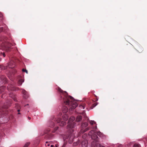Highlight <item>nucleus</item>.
Instances as JSON below:
<instances>
[{
    "instance_id": "26",
    "label": "nucleus",
    "mask_w": 147,
    "mask_h": 147,
    "mask_svg": "<svg viewBox=\"0 0 147 147\" xmlns=\"http://www.w3.org/2000/svg\"><path fill=\"white\" fill-rule=\"evenodd\" d=\"M97 105V103L96 102H95L92 104L91 106L92 109H93L94 107H95Z\"/></svg>"
},
{
    "instance_id": "17",
    "label": "nucleus",
    "mask_w": 147,
    "mask_h": 147,
    "mask_svg": "<svg viewBox=\"0 0 147 147\" xmlns=\"http://www.w3.org/2000/svg\"><path fill=\"white\" fill-rule=\"evenodd\" d=\"M9 97L12 98L13 100L15 101H16V97L15 95L12 93H10L9 94Z\"/></svg>"
},
{
    "instance_id": "16",
    "label": "nucleus",
    "mask_w": 147,
    "mask_h": 147,
    "mask_svg": "<svg viewBox=\"0 0 147 147\" xmlns=\"http://www.w3.org/2000/svg\"><path fill=\"white\" fill-rule=\"evenodd\" d=\"M62 111L63 113H66L68 111V108L67 107H63L62 109Z\"/></svg>"
},
{
    "instance_id": "47",
    "label": "nucleus",
    "mask_w": 147,
    "mask_h": 147,
    "mask_svg": "<svg viewBox=\"0 0 147 147\" xmlns=\"http://www.w3.org/2000/svg\"><path fill=\"white\" fill-rule=\"evenodd\" d=\"M55 146H56V147H57V146L56 145H55Z\"/></svg>"
},
{
    "instance_id": "12",
    "label": "nucleus",
    "mask_w": 147,
    "mask_h": 147,
    "mask_svg": "<svg viewBox=\"0 0 147 147\" xmlns=\"http://www.w3.org/2000/svg\"><path fill=\"white\" fill-rule=\"evenodd\" d=\"M9 67L10 68H13L15 66V62H13V61H11L9 64Z\"/></svg>"
},
{
    "instance_id": "27",
    "label": "nucleus",
    "mask_w": 147,
    "mask_h": 147,
    "mask_svg": "<svg viewBox=\"0 0 147 147\" xmlns=\"http://www.w3.org/2000/svg\"><path fill=\"white\" fill-rule=\"evenodd\" d=\"M29 142H27L24 145L23 147H28L29 145Z\"/></svg>"
},
{
    "instance_id": "22",
    "label": "nucleus",
    "mask_w": 147,
    "mask_h": 147,
    "mask_svg": "<svg viewBox=\"0 0 147 147\" xmlns=\"http://www.w3.org/2000/svg\"><path fill=\"white\" fill-rule=\"evenodd\" d=\"M80 141L78 140L77 142H74L73 144V146H76L79 143Z\"/></svg>"
},
{
    "instance_id": "3",
    "label": "nucleus",
    "mask_w": 147,
    "mask_h": 147,
    "mask_svg": "<svg viewBox=\"0 0 147 147\" xmlns=\"http://www.w3.org/2000/svg\"><path fill=\"white\" fill-rule=\"evenodd\" d=\"M11 45L7 42L3 43L0 47V49L5 50L7 52L10 51L11 50Z\"/></svg>"
},
{
    "instance_id": "23",
    "label": "nucleus",
    "mask_w": 147,
    "mask_h": 147,
    "mask_svg": "<svg viewBox=\"0 0 147 147\" xmlns=\"http://www.w3.org/2000/svg\"><path fill=\"white\" fill-rule=\"evenodd\" d=\"M96 133L94 130H92L89 132V135L91 136L92 134Z\"/></svg>"
},
{
    "instance_id": "1",
    "label": "nucleus",
    "mask_w": 147,
    "mask_h": 147,
    "mask_svg": "<svg viewBox=\"0 0 147 147\" xmlns=\"http://www.w3.org/2000/svg\"><path fill=\"white\" fill-rule=\"evenodd\" d=\"M57 90L61 93V100L63 102L65 105L67 106L69 110H72L78 106V104L74 98L71 96H68L66 92L63 91L59 87L57 88Z\"/></svg>"
},
{
    "instance_id": "48",
    "label": "nucleus",
    "mask_w": 147,
    "mask_h": 147,
    "mask_svg": "<svg viewBox=\"0 0 147 147\" xmlns=\"http://www.w3.org/2000/svg\"><path fill=\"white\" fill-rule=\"evenodd\" d=\"M2 98H3V96H2Z\"/></svg>"
},
{
    "instance_id": "40",
    "label": "nucleus",
    "mask_w": 147,
    "mask_h": 147,
    "mask_svg": "<svg viewBox=\"0 0 147 147\" xmlns=\"http://www.w3.org/2000/svg\"><path fill=\"white\" fill-rule=\"evenodd\" d=\"M96 128H97L96 126L95 127H93V129H96Z\"/></svg>"
},
{
    "instance_id": "33",
    "label": "nucleus",
    "mask_w": 147,
    "mask_h": 147,
    "mask_svg": "<svg viewBox=\"0 0 147 147\" xmlns=\"http://www.w3.org/2000/svg\"><path fill=\"white\" fill-rule=\"evenodd\" d=\"M79 107L80 108V109H84V106L83 105H80L79 106Z\"/></svg>"
},
{
    "instance_id": "39",
    "label": "nucleus",
    "mask_w": 147,
    "mask_h": 147,
    "mask_svg": "<svg viewBox=\"0 0 147 147\" xmlns=\"http://www.w3.org/2000/svg\"><path fill=\"white\" fill-rule=\"evenodd\" d=\"M20 111V110L18 109V114H20V113H19Z\"/></svg>"
},
{
    "instance_id": "34",
    "label": "nucleus",
    "mask_w": 147,
    "mask_h": 147,
    "mask_svg": "<svg viewBox=\"0 0 147 147\" xmlns=\"http://www.w3.org/2000/svg\"><path fill=\"white\" fill-rule=\"evenodd\" d=\"M22 71L23 72H25L27 74H28V71L27 70H26V69H22Z\"/></svg>"
},
{
    "instance_id": "42",
    "label": "nucleus",
    "mask_w": 147,
    "mask_h": 147,
    "mask_svg": "<svg viewBox=\"0 0 147 147\" xmlns=\"http://www.w3.org/2000/svg\"><path fill=\"white\" fill-rule=\"evenodd\" d=\"M28 119L29 120H30L31 119V118L30 117H28Z\"/></svg>"
},
{
    "instance_id": "7",
    "label": "nucleus",
    "mask_w": 147,
    "mask_h": 147,
    "mask_svg": "<svg viewBox=\"0 0 147 147\" xmlns=\"http://www.w3.org/2000/svg\"><path fill=\"white\" fill-rule=\"evenodd\" d=\"M7 89L9 91H13L16 90H18L19 88L18 87H16L12 84H10L9 85L7 86Z\"/></svg>"
},
{
    "instance_id": "6",
    "label": "nucleus",
    "mask_w": 147,
    "mask_h": 147,
    "mask_svg": "<svg viewBox=\"0 0 147 147\" xmlns=\"http://www.w3.org/2000/svg\"><path fill=\"white\" fill-rule=\"evenodd\" d=\"M71 130L70 131V133L71 134V135H70L69 136V137L66 136V139H65V138L64 136L63 137V138L64 140H65L67 138H69V144H71L72 143V142L73 141V140L74 139V136L73 135H72V133L73 132V130Z\"/></svg>"
},
{
    "instance_id": "21",
    "label": "nucleus",
    "mask_w": 147,
    "mask_h": 147,
    "mask_svg": "<svg viewBox=\"0 0 147 147\" xmlns=\"http://www.w3.org/2000/svg\"><path fill=\"white\" fill-rule=\"evenodd\" d=\"M96 134L100 137H102L103 135V134L100 131H98L97 132Z\"/></svg>"
},
{
    "instance_id": "15",
    "label": "nucleus",
    "mask_w": 147,
    "mask_h": 147,
    "mask_svg": "<svg viewBox=\"0 0 147 147\" xmlns=\"http://www.w3.org/2000/svg\"><path fill=\"white\" fill-rule=\"evenodd\" d=\"M138 51L140 53H142L143 51V49L142 47L140 46H138L137 48Z\"/></svg>"
},
{
    "instance_id": "24",
    "label": "nucleus",
    "mask_w": 147,
    "mask_h": 147,
    "mask_svg": "<svg viewBox=\"0 0 147 147\" xmlns=\"http://www.w3.org/2000/svg\"><path fill=\"white\" fill-rule=\"evenodd\" d=\"M87 134H84L82 136V138H83V140H84V139H86L85 138L87 137Z\"/></svg>"
},
{
    "instance_id": "13",
    "label": "nucleus",
    "mask_w": 147,
    "mask_h": 147,
    "mask_svg": "<svg viewBox=\"0 0 147 147\" xmlns=\"http://www.w3.org/2000/svg\"><path fill=\"white\" fill-rule=\"evenodd\" d=\"M91 138L93 140H95L94 141L97 140V142H98V139H97V138H98V137H97L96 133H94L92 134L91 136Z\"/></svg>"
},
{
    "instance_id": "36",
    "label": "nucleus",
    "mask_w": 147,
    "mask_h": 147,
    "mask_svg": "<svg viewBox=\"0 0 147 147\" xmlns=\"http://www.w3.org/2000/svg\"><path fill=\"white\" fill-rule=\"evenodd\" d=\"M3 30V27H0V33L2 32Z\"/></svg>"
},
{
    "instance_id": "25",
    "label": "nucleus",
    "mask_w": 147,
    "mask_h": 147,
    "mask_svg": "<svg viewBox=\"0 0 147 147\" xmlns=\"http://www.w3.org/2000/svg\"><path fill=\"white\" fill-rule=\"evenodd\" d=\"M134 147H140V145L138 144H135L134 145Z\"/></svg>"
},
{
    "instance_id": "28",
    "label": "nucleus",
    "mask_w": 147,
    "mask_h": 147,
    "mask_svg": "<svg viewBox=\"0 0 147 147\" xmlns=\"http://www.w3.org/2000/svg\"><path fill=\"white\" fill-rule=\"evenodd\" d=\"M3 19V16L2 14L0 13V22Z\"/></svg>"
},
{
    "instance_id": "8",
    "label": "nucleus",
    "mask_w": 147,
    "mask_h": 147,
    "mask_svg": "<svg viewBox=\"0 0 147 147\" xmlns=\"http://www.w3.org/2000/svg\"><path fill=\"white\" fill-rule=\"evenodd\" d=\"M92 146L93 147H105L97 142V140L94 141L92 143Z\"/></svg>"
},
{
    "instance_id": "2",
    "label": "nucleus",
    "mask_w": 147,
    "mask_h": 147,
    "mask_svg": "<svg viewBox=\"0 0 147 147\" xmlns=\"http://www.w3.org/2000/svg\"><path fill=\"white\" fill-rule=\"evenodd\" d=\"M54 121L56 123H58L59 125L61 126H63L66 124V122L62 121V119L60 118H53L52 119V121L51 122L50 124V126L53 127L54 126Z\"/></svg>"
},
{
    "instance_id": "31",
    "label": "nucleus",
    "mask_w": 147,
    "mask_h": 147,
    "mask_svg": "<svg viewBox=\"0 0 147 147\" xmlns=\"http://www.w3.org/2000/svg\"><path fill=\"white\" fill-rule=\"evenodd\" d=\"M47 135L48 136V138L49 139L51 138L53 136L52 135H51V134L50 135H49V134H47Z\"/></svg>"
},
{
    "instance_id": "44",
    "label": "nucleus",
    "mask_w": 147,
    "mask_h": 147,
    "mask_svg": "<svg viewBox=\"0 0 147 147\" xmlns=\"http://www.w3.org/2000/svg\"><path fill=\"white\" fill-rule=\"evenodd\" d=\"M1 58L0 57V61H1Z\"/></svg>"
},
{
    "instance_id": "4",
    "label": "nucleus",
    "mask_w": 147,
    "mask_h": 147,
    "mask_svg": "<svg viewBox=\"0 0 147 147\" xmlns=\"http://www.w3.org/2000/svg\"><path fill=\"white\" fill-rule=\"evenodd\" d=\"M75 118L74 117H71L69 119L68 124V125L67 126L68 128H69V130H73L72 129L74 127V122L73 121L75 120Z\"/></svg>"
},
{
    "instance_id": "43",
    "label": "nucleus",
    "mask_w": 147,
    "mask_h": 147,
    "mask_svg": "<svg viewBox=\"0 0 147 147\" xmlns=\"http://www.w3.org/2000/svg\"><path fill=\"white\" fill-rule=\"evenodd\" d=\"M118 147H122V146L120 145V146H119Z\"/></svg>"
},
{
    "instance_id": "5",
    "label": "nucleus",
    "mask_w": 147,
    "mask_h": 147,
    "mask_svg": "<svg viewBox=\"0 0 147 147\" xmlns=\"http://www.w3.org/2000/svg\"><path fill=\"white\" fill-rule=\"evenodd\" d=\"M88 125V123L87 122H82L81 124V130L80 132L81 133H84L89 129H90V128L89 127H88L86 128L85 129L83 130V129L86 127V126H87Z\"/></svg>"
},
{
    "instance_id": "18",
    "label": "nucleus",
    "mask_w": 147,
    "mask_h": 147,
    "mask_svg": "<svg viewBox=\"0 0 147 147\" xmlns=\"http://www.w3.org/2000/svg\"><path fill=\"white\" fill-rule=\"evenodd\" d=\"M24 81L22 79H20L19 80L18 82V84L19 86L21 85L22 84V83L24 82Z\"/></svg>"
},
{
    "instance_id": "9",
    "label": "nucleus",
    "mask_w": 147,
    "mask_h": 147,
    "mask_svg": "<svg viewBox=\"0 0 147 147\" xmlns=\"http://www.w3.org/2000/svg\"><path fill=\"white\" fill-rule=\"evenodd\" d=\"M0 84H5L7 82V79L4 76H1L0 77Z\"/></svg>"
},
{
    "instance_id": "14",
    "label": "nucleus",
    "mask_w": 147,
    "mask_h": 147,
    "mask_svg": "<svg viewBox=\"0 0 147 147\" xmlns=\"http://www.w3.org/2000/svg\"><path fill=\"white\" fill-rule=\"evenodd\" d=\"M82 119V116L80 115H78L76 117V121L77 122H79L81 121Z\"/></svg>"
},
{
    "instance_id": "30",
    "label": "nucleus",
    "mask_w": 147,
    "mask_h": 147,
    "mask_svg": "<svg viewBox=\"0 0 147 147\" xmlns=\"http://www.w3.org/2000/svg\"><path fill=\"white\" fill-rule=\"evenodd\" d=\"M50 145V143H49L48 142H46L45 145L46 146H49Z\"/></svg>"
},
{
    "instance_id": "29",
    "label": "nucleus",
    "mask_w": 147,
    "mask_h": 147,
    "mask_svg": "<svg viewBox=\"0 0 147 147\" xmlns=\"http://www.w3.org/2000/svg\"><path fill=\"white\" fill-rule=\"evenodd\" d=\"M14 117L12 115H10L9 117V119L11 120L13 119Z\"/></svg>"
},
{
    "instance_id": "37",
    "label": "nucleus",
    "mask_w": 147,
    "mask_h": 147,
    "mask_svg": "<svg viewBox=\"0 0 147 147\" xmlns=\"http://www.w3.org/2000/svg\"><path fill=\"white\" fill-rule=\"evenodd\" d=\"M58 127H56L55 129V131H56V130H57V129H58Z\"/></svg>"
},
{
    "instance_id": "32",
    "label": "nucleus",
    "mask_w": 147,
    "mask_h": 147,
    "mask_svg": "<svg viewBox=\"0 0 147 147\" xmlns=\"http://www.w3.org/2000/svg\"><path fill=\"white\" fill-rule=\"evenodd\" d=\"M95 122L94 121H91L90 122V123L91 125H93L94 123H95Z\"/></svg>"
},
{
    "instance_id": "10",
    "label": "nucleus",
    "mask_w": 147,
    "mask_h": 147,
    "mask_svg": "<svg viewBox=\"0 0 147 147\" xmlns=\"http://www.w3.org/2000/svg\"><path fill=\"white\" fill-rule=\"evenodd\" d=\"M88 144V141L86 139L83 140L81 144L82 147H87Z\"/></svg>"
},
{
    "instance_id": "45",
    "label": "nucleus",
    "mask_w": 147,
    "mask_h": 147,
    "mask_svg": "<svg viewBox=\"0 0 147 147\" xmlns=\"http://www.w3.org/2000/svg\"><path fill=\"white\" fill-rule=\"evenodd\" d=\"M29 105V104H27V105H26V106H27V105Z\"/></svg>"
},
{
    "instance_id": "41",
    "label": "nucleus",
    "mask_w": 147,
    "mask_h": 147,
    "mask_svg": "<svg viewBox=\"0 0 147 147\" xmlns=\"http://www.w3.org/2000/svg\"><path fill=\"white\" fill-rule=\"evenodd\" d=\"M54 147V145H51V147Z\"/></svg>"
},
{
    "instance_id": "20",
    "label": "nucleus",
    "mask_w": 147,
    "mask_h": 147,
    "mask_svg": "<svg viewBox=\"0 0 147 147\" xmlns=\"http://www.w3.org/2000/svg\"><path fill=\"white\" fill-rule=\"evenodd\" d=\"M5 87L4 86H2L0 87V93L3 92Z\"/></svg>"
},
{
    "instance_id": "38",
    "label": "nucleus",
    "mask_w": 147,
    "mask_h": 147,
    "mask_svg": "<svg viewBox=\"0 0 147 147\" xmlns=\"http://www.w3.org/2000/svg\"><path fill=\"white\" fill-rule=\"evenodd\" d=\"M13 70L14 71L13 72V74H14L16 72V71L15 69H13Z\"/></svg>"
},
{
    "instance_id": "46",
    "label": "nucleus",
    "mask_w": 147,
    "mask_h": 147,
    "mask_svg": "<svg viewBox=\"0 0 147 147\" xmlns=\"http://www.w3.org/2000/svg\"><path fill=\"white\" fill-rule=\"evenodd\" d=\"M0 40L2 41V40L1 39V38H0Z\"/></svg>"
},
{
    "instance_id": "11",
    "label": "nucleus",
    "mask_w": 147,
    "mask_h": 147,
    "mask_svg": "<svg viewBox=\"0 0 147 147\" xmlns=\"http://www.w3.org/2000/svg\"><path fill=\"white\" fill-rule=\"evenodd\" d=\"M22 93L23 94V97L25 99L29 97V95L28 94L27 92L24 90H23L22 91Z\"/></svg>"
},
{
    "instance_id": "35",
    "label": "nucleus",
    "mask_w": 147,
    "mask_h": 147,
    "mask_svg": "<svg viewBox=\"0 0 147 147\" xmlns=\"http://www.w3.org/2000/svg\"><path fill=\"white\" fill-rule=\"evenodd\" d=\"M0 54L2 55L4 57H5V55L4 53H0Z\"/></svg>"
},
{
    "instance_id": "19",
    "label": "nucleus",
    "mask_w": 147,
    "mask_h": 147,
    "mask_svg": "<svg viewBox=\"0 0 147 147\" xmlns=\"http://www.w3.org/2000/svg\"><path fill=\"white\" fill-rule=\"evenodd\" d=\"M63 119L64 121H66L68 119L67 115L66 114H64L63 116Z\"/></svg>"
}]
</instances>
